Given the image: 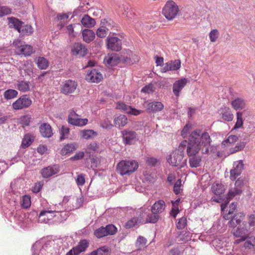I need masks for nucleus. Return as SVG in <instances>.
Masks as SVG:
<instances>
[{"label":"nucleus","mask_w":255,"mask_h":255,"mask_svg":"<svg viewBox=\"0 0 255 255\" xmlns=\"http://www.w3.org/2000/svg\"><path fill=\"white\" fill-rule=\"evenodd\" d=\"M211 138L207 132H202L200 129L193 131L189 135V143L187 148V153L189 156L196 155L199 151L201 146L204 153H208L210 145Z\"/></svg>","instance_id":"1"},{"label":"nucleus","mask_w":255,"mask_h":255,"mask_svg":"<svg viewBox=\"0 0 255 255\" xmlns=\"http://www.w3.org/2000/svg\"><path fill=\"white\" fill-rule=\"evenodd\" d=\"M138 167V163L134 160H122L117 166V172L121 175H130Z\"/></svg>","instance_id":"2"},{"label":"nucleus","mask_w":255,"mask_h":255,"mask_svg":"<svg viewBox=\"0 0 255 255\" xmlns=\"http://www.w3.org/2000/svg\"><path fill=\"white\" fill-rule=\"evenodd\" d=\"M179 11L178 6L173 0L168 1L162 9V14L168 20L173 19Z\"/></svg>","instance_id":"3"},{"label":"nucleus","mask_w":255,"mask_h":255,"mask_svg":"<svg viewBox=\"0 0 255 255\" xmlns=\"http://www.w3.org/2000/svg\"><path fill=\"white\" fill-rule=\"evenodd\" d=\"M249 230L247 224L244 223L242 225H239L236 228H234L232 233L234 236L239 238L235 241L234 243L238 244L241 242L245 241L249 237V234L248 232Z\"/></svg>","instance_id":"4"},{"label":"nucleus","mask_w":255,"mask_h":255,"mask_svg":"<svg viewBox=\"0 0 255 255\" xmlns=\"http://www.w3.org/2000/svg\"><path fill=\"white\" fill-rule=\"evenodd\" d=\"M31 99L27 95H23L14 101L11 105L14 110H21L29 108L32 105Z\"/></svg>","instance_id":"5"},{"label":"nucleus","mask_w":255,"mask_h":255,"mask_svg":"<svg viewBox=\"0 0 255 255\" xmlns=\"http://www.w3.org/2000/svg\"><path fill=\"white\" fill-rule=\"evenodd\" d=\"M245 181V177L242 176L239 177L235 181L234 187L230 189L227 194V200H230L236 196L242 193V188L244 186Z\"/></svg>","instance_id":"6"},{"label":"nucleus","mask_w":255,"mask_h":255,"mask_svg":"<svg viewBox=\"0 0 255 255\" xmlns=\"http://www.w3.org/2000/svg\"><path fill=\"white\" fill-rule=\"evenodd\" d=\"M228 202L229 201L225 202V203L222 204L221 205L223 217L226 220H230L232 217L236 215L235 212L237 211V204L233 202L226 209Z\"/></svg>","instance_id":"7"},{"label":"nucleus","mask_w":255,"mask_h":255,"mask_svg":"<svg viewBox=\"0 0 255 255\" xmlns=\"http://www.w3.org/2000/svg\"><path fill=\"white\" fill-rule=\"evenodd\" d=\"M183 155L178 153V151H173L170 157L167 159L168 163L174 166L182 168L186 164V160H183Z\"/></svg>","instance_id":"8"},{"label":"nucleus","mask_w":255,"mask_h":255,"mask_svg":"<svg viewBox=\"0 0 255 255\" xmlns=\"http://www.w3.org/2000/svg\"><path fill=\"white\" fill-rule=\"evenodd\" d=\"M244 169V161L239 160L234 162L233 167L230 170V178L231 180L235 181L237 177L240 176Z\"/></svg>","instance_id":"9"},{"label":"nucleus","mask_w":255,"mask_h":255,"mask_svg":"<svg viewBox=\"0 0 255 255\" xmlns=\"http://www.w3.org/2000/svg\"><path fill=\"white\" fill-rule=\"evenodd\" d=\"M78 84L74 80H68L63 83L60 87V92L64 95L73 93L77 89Z\"/></svg>","instance_id":"10"},{"label":"nucleus","mask_w":255,"mask_h":255,"mask_svg":"<svg viewBox=\"0 0 255 255\" xmlns=\"http://www.w3.org/2000/svg\"><path fill=\"white\" fill-rule=\"evenodd\" d=\"M88 119L80 118V116L75 112L71 111L68 116V123L72 125L82 127L88 123Z\"/></svg>","instance_id":"11"},{"label":"nucleus","mask_w":255,"mask_h":255,"mask_svg":"<svg viewBox=\"0 0 255 255\" xmlns=\"http://www.w3.org/2000/svg\"><path fill=\"white\" fill-rule=\"evenodd\" d=\"M123 142L126 144H131L137 139V133L134 131L125 129L121 131Z\"/></svg>","instance_id":"12"},{"label":"nucleus","mask_w":255,"mask_h":255,"mask_svg":"<svg viewBox=\"0 0 255 255\" xmlns=\"http://www.w3.org/2000/svg\"><path fill=\"white\" fill-rule=\"evenodd\" d=\"M107 40L108 48L115 51H119L122 49V41L118 37L109 36Z\"/></svg>","instance_id":"13"},{"label":"nucleus","mask_w":255,"mask_h":255,"mask_svg":"<svg viewBox=\"0 0 255 255\" xmlns=\"http://www.w3.org/2000/svg\"><path fill=\"white\" fill-rule=\"evenodd\" d=\"M218 113L221 118L226 122H231L234 119V115L230 109L226 106H223L218 110Z\"/></svg>","instance_id":"14"},{"label":"nucleus","mask_w":255,"mask_h":255,"mask_svg":"<svg viewBox=\"0 0 255 255\" xmlns=\"http://www.w3.org/2000/svg\"><path fill=\"white\" fill-rule=\"evenodd\" d=\"M120 61V59L117 53H109L104 59V63L107 66H116Z\"/></svg>","instance_id":"15"},{"label":"nucleus","mask_w":255,"mask_h":255,"mask_svg":"<svg viewBox=\"0 0 255 255\" xmlns=\"http://www.w3.org/2000/svg\"><path fill=\"white\" fill-rule=\"evenodd\" d=\"M103 79L102 74L98 70L93 69L86 75L87 81L93 83H99Z\"/></svg>","instance_id":"16"},{"label":"nucleus","mask_w":255,"mask_h":255,"mask_svg":"<svg viewBox=\"0 0 255 255\" xmlns=\"http://www.w3.org/2000/svg\"><path fill=\"white\" fill-rule=\"evenodd\" d=\"M188 82V80L186 78H181L176 81L173 85V92L177 97L180 95V92L182 89L186 86Z\"/></svg>","instance_id":"17"},{"label":"nucleus","mask_w":255,"mask_h":255,"mask_svg":"<svg viewBox=\"0 0 255 255\" xmlns=\"http://www.w3.org/2000/svg\"><path fill=\"white\" fill-rule=\"evenodd\" d=\"M245 217V214L244 213L240 212L236 214L228 222V225L230 227L236 228L237 225L241 224V222L244 219Z\"/></svg>","instance_id":"18"},{"label":"nucleus","mask_w":255,"mask_h":255,"mask_svg":"<svg viewBox=\"0 0 255 255\" xmlns=\"http://www.w3.org/2000/svg\"><path fill=\"white\" fill-rule=\"evenodd\" d=\"M59 171V169L58 166H49L43 168L41 170V174L43 178H47L58 173Z\"/></svg>","instance_id":"19"},{"label":"nucleus","mask_w":255,"mask_h":255,"mask_svg":"<svg viewBox=\"0 0 255 255\" xmlns=\"http://www.w3.org/2000/svg\"><path fill=\"white\" fill-rule=\"evenodd\" d=\"M181 62L179 60H172L166 63L162 69L163 72L170 70H177L180 68Z\"/></svg>","instance_id":"20"},{"label":"nucleus","mask_w":255,"mask_h":255,"mask_svg":"<svg viewBox=\"0 0 255 255\" xmlns=\"http://www.w3.org/2000/svg\"><path fill=\"white\" fill-rule=\"evenodd\" d=\"M164 108V105L160 102H152L148 103L146 107V109L148 112L156 113L162 111Z\"/></svg>","instance_id":"21"},{"label":"nucleus","mask_w":255,"mask_h":255,"mask_svg":"<svg viewBox=\"0 0 255 255\" xmlns=\"http://www.w3.org/2000/svg\"><path fill=\"white\" fill-rule=\"evenodd\" d=\"M74 55H78L79 56H84L87 53V49L85 45L81 43H75L72 50Z\"/></svg>","instance_id":"22"},{"label":"nucleus","mask_w":255,"mask_h":255,"mask_svg":"<svg viewBox=\"0 0 255 255\" xmlns=\"http://www.w3.org/2000/svg\"><path fill=\"white\" fill-rule=\"evenodd\" d=\"M16 52L19 55L29 56L34 52L33 47L29 45H24L18 46Z\"/></svg>","instance_id":"23"},{"label":"nucleus","mask_w":255,"mask_h":255,"mask_svg":"<svg viewBox=\"0 0 255 255\" xmlns=\"http://www.w3.org/2000/svg\"><path fill=\"white\" fill-rule=\"evenodd\" d=\"M88 246L89 242L87 240H81L76 247L72 248V251H74V255H78L81 253L85 251Z\"/></svg>","instance_id":"24"},{"label":"nucleus","mask_w":255,"mask_h":255,"mask_svg":"<svg viewBox=\"0 0 255 255\" xmlns=\"http://www.w3.org/2000/svg\"><path fill=\"white\" fill-rule=\"evenodd\" d=\"M165 203L163 200L156 201L151 207V212L153 214H159L163 212L165 208Z\"/></svg>","instance_id":"25"},{"label":"nucleus","mask_w":255,"mask_h":255,"mask_svg":"<svg viewBox=\"0 0 255 255\" xmlns=\"http://www.w3.org/2000/svg\"><path fill=\"white\" fill-rule=\"evenodd\" d=\"M82 25L86 28H90L94 27L96 24L95 20L88 14H85L81 20Z\"/></svg>","instance_id":"26"},{"label":"nucleus","mask_w":255,"mask_h":255,"mask_svg":"<svg viewBox=\"0 0 255 255\" xmlns=\"http://www.w3.org/2000/svg\"><path fill=\"white\" fill-rule=\"evenodd\" d=\"M40 132L42 136L45 137H50L53 135L51 127L47 123H44L40 126Z\"/></svg>","instance_id":"27"},{"label":"nucleus","mask_w":255,"mask_h":255,"mask_svg":"<svg viewBox=\"0 0 255 255\" xmlns=\"http://www.w3.org/2000/svg\"><path fill=\"white\" fill-rule=\"evenodd\" d=\"M231 106L234 110L237 111L245 108L246 104L244 99L237 98L232 101Z\"/></svg>","instance_id":"28"},{"label":"nucleus","mask_w":255,"mask_h":255,"mask_svg":"<svg viewBox=\"0 0 255 255\" xmlns=\"http://www.w3.org/2000/svg\"><path fill=\"white\" fill-rule=\"evenodd\" d=\"M83 40L87 42L90 43L93 41L95 37L94 32L89 29H85L82 32Z\"/></svg>","instance_id":"29"},{"label":"nucleus","mask_w":255,"mask_h":255,"mask_svg":"<svg viewBox=\"0 0 255 255\" xmlns=\"http://www.w3.org/2000/svg\"><path fill=\"white\" fill-rule=\"evenodd\" d=\"M211 190L215 195L220 197L221 195L224 193L225 188L222 184L215 182L212 185Z\"/></svg>","instance_id":"30"},{"label":"nucleus","mask_w":255,"mask_h":255,"mask_svg":"<svg viewBox=\"0 0 255 255\" xmlns=\"http://www.w3.org/2000/svg\"><path fill=\"white\" fill-rule=\"evenodd\" d=\"M31 84L30 82L26 81H18L16 84L17 89L23 92H26L30 91Z\"/></svg>","instance_id":"31"},{"label":"nucleus","mask_w":255,"mask_h":255,"mask_svg":"<svg viewBox=\"0 0 255 255\" xmlns=\"http://www.w3.org/2000/svg\"><path fill=\"white\" fill-rule=\"evenodd\" d=\"M9 24L10 27H14L19 33H20L21 28L22 27L23 22L19 20L17 18L14 17L8 18Z\"/></svg>","instance_id":"32"},{"label":"nucleus","mask_w":255,"mask_h":255,"mask_svg":"<svg viewBox=\"0 0 255 255\" xmlns=\"http://www.w3.org/2000/svg\"><path fill=\"white\" fill-rule=\"evenodd\" d=\"M202 161L201 157L196 155L189 156V163L190 166L192 168H197L200 166Z\"/></svg>","instance_id":"33"},{"label":"nucleus","mask_w":255,"mask_h":255,"mask_svg":"<svg viewBox=\"0 0 255 255\" xmlns=\"http://www.w3.org/2000/svg\"><path fill=\"white\" fill-rule=\"evenodd\" d=\"M128 124V119L125 115H120L114 120L115 126L123 127Z\"/></svg>","instance_id":"34"},{"label":"nucleus","mask_w":255,"mask_h":255,"mask_svg":"<svg viewBox=\"0 0 255 255\" xmlns=\"http://www.w3.org/2000/svg\"><path fill=\"white\" fill-rule=\"evenodd\" d=\"M34 139V136L29 133L26 134L24 135L21 145L23 148H26L29 146L33 142Z\"/></svg>","instance_id":"35"},{"label":"nucleus","mask_w":255,"mask_h":255,"mask_svg":"<svg viewBox=\"0 0 255 255\" xmlns=\"http://www.w3.org/2000/svg\"><path fill=\"white\" fill-rule=\"evenodd\" d=\"M255 247V236H252L248 237L244 244L245 249H252Z\"/></svg>","instance_id":"36"},{"label":"nucleus","mask_w":255,"mask_h":255,"mask_svg":"<svg viewBox=\"0 0 255 255\" xmlns=\"http://www.w3.org/2000/svg\"><path fill=\"white\" fill-rule=\"evenodd\" d=\"M243 113H237V121L231 131L242 128L243 126Z\"/></svg>","instance_id":"37"},{"label":"nucleus","mask_w":255,"mask_h":255,"mask_svg":"<svg viewBox=\"0 0 255 255\" xmlns=\"http://www.w3.org/2000/svg\"><path fill=\"white\" fill-rule=\"evenodd\" d=\"M82 138L88 139L97 135V132L92 129L82 130L81 131Z\"/></svg>","instance_id":"38"},{"label":"nucleus","mask_w":255,"mask_h":255,"mask_svg":"<svg viewBox=\"0 0 255 255\" xmlns=\"http://www.w3.org/2000/svg\"><path fill=\"white\" fill-rule=\"evenodd\" d=\"M17 95V91L13 89L7 90L3 93L4 98L6 100L13 99L16 97Z\"/></svg>","instance_id":"39"},{"label":"nucleus","mask_w":255,"mask_h":255,"mask_svg":"<svg viewBox=\"0 0 255 255\" xmlns=\"http://www.w3.org/2000/svg\"><path fill=\"white\" fill-rule=\"evenodd\" d=\"M37 65L40 69H46L49 66V62L45 58L40 57L37 59Z\"/></svg>","instance_id":"40"},{"label":"nucleus","mask_w":255,"mask_h":255,"mask_svg":"<svg viewBox=\"0 0 255 255\" xmlns=\"http://www.w3.org/2000/svg\"><path fill=\"white\" fill-rule=\"evenodd\" d=\"M31 116L30 115H26L20 117L18 119L19 123L22 125L24 128L28 126L31 122Z\"/></svg>","instance_id":"41"},{"label":"nucleus","mask_w":255,"mask_h":255,"mask_svg":"<svg viewBox=\"0 0 255 255\" xmlns=\"http://www.w3.org/2000/svg\"><path fill=\"white\" fill-rule=\"evenodd\" d=\"M76 147L74 144H67L61 150V153L63 155H66L76 150Z\"/></svg>","instance_id":"42"},{"label":"nucleus","mask_w":255,"mask_h":255,"mask_svg":"<svg viewBox=\"0 0 255 255\" xmlns=\"http://www.w3.org/2000/svg\"><path fill=\"white\" fill-rule=\"evenodd\" d=\"M60 212V211L57 209L55 207L53 210H49V209H48L47 210L41 211L39 214V217H40L41 216H46L47 219H48L50 217V216H48L49 214H54L56 213H59ZM54 216H55V215H51L50 217Z\"/></svg>","instance_id":"43"},{"label":"nucleus","mask_w":255,"mask_h":255,"mask_svg":"<svg viewBox=\"0 0 255 255\" xmlns=\"http://www.w3.org/2000/svg\"><path fill=\"white\" fill-rule=\"evenodd\" d=\"M89 255H110V253L105 247H102L92 252Z\"/></svg>","instance_id":"44"},{"label":"nucleus","mask_w":255,"mask_h":255,"mask_svg":"<svg viewBox=\"0 0 255 255\" xmlns=\"http://www.w3.org/2000/svg\"><path fill=\"white\" fill-rule=\"evenodd\" d=\"M109 30V28L106 26H102L97 29V35L101 38L105 37L107 35Z\"/></svg>","instance_id":"45"},{"label":"nucleus","mask_w":255,"mask_h":255,"mask_svg":"<svg viewBox=\"0 0 255 255\" xmlns=\"http://www.w3.org/2000/svg\"><path fill=\"white\" fill-rule=\"evenodd\" d=\"M94 235L98 238H101L108 235L107 231L105 227H101L95 231Z\"/></svg>","instance_id":"46"},{"label":"nucleus","mask_w":255,"mask_h":255,"mask_svg":"<svg viewBox=\"0 0 255 255\" xmlns=\"http://www.w3.org/2000/svg\"><path fill=\"white\" fill-rule=\"evenodd\" d=\"M31 205V197L29 195H24L22 197L21 206L24 208H28Z\"/></svg>","instance_id":"47"},{"label":"nucleus","mask_w":255,"mask_h":255,"mask_svg":"<svg viewBox=\"0 0 255 255\" xmlns=\"http://www.w3.org/2000/svg\"><path fill=\"white\" fill-rule=\"evenodd\" d=\"M238 139V137L237 135H230L227 139L223 141L222 144L229 146L234 144Z\"/></svg>","instance_id":"48"},{"label":"nucleus","mask_w":255,"mask_h":255,"mask_svg":"<svg viewBox=\"0 0 255 255\" xmlns=\"http://www.w3.org/2000/svg\"><path fill=\"white\" fill-rule=\"evenodd\" d=\"M209 38L212 42L216 41L219 36V32L217 29H212L209 33Z\"/></svg>","instance_id":"49"},{"label":"nucleus","mask_w":255,"mask_h":255,"mask_svg":"<svg viewBox=\"0 0 255 255\" xmlns=\"http://www.w3.org/2000/svg\"><path fill=\"white\" fill-rule=\"evenodd\" d=\"M159 218V216L158 214H149L146 219V223H155L157 222Z\"/></svg>","instance_id":"50"},{"label":"nucleus","mask_w":255,"mask_h":255,"mask_svg":"<svg viewBox=\"0 0 255 255\" xmlns=\"http://www.w3.org/2000/svg\"><path fill=\"white\" fill-rule=\"evenodd\" d=\"M60 133L61 135L60 137L61 140L67 138L69 134V128L64 126H62L60 130Z\"/></svg>","instance_id":"51"},{"label":"nucleus","mask_w":255,"mask_h":255,"mask_svg":"<svg viewBox=\"0 0 255 255\" xmlns=\"http://www.w3.org/2000/svg\"><path fill=\"white\" fill-rule=\"evenodd\" d=\"M22 28L20 30V33L22 35H30L33 32V29L30 25L22 26Z\"/></svg>","instance_id":"52"},{"label":"nucleus","mask_w":255,"mask_h":255,"mask_svg":"<svg viewBox=\"0 0 255 255\" xmlns=\"http://www.w3.org/2000/svg\"><path fill=\"white\" fill-rule=\"evenodd\" d=\"M187 225V219L185 217H183L178 220L176 225L177 229L179 230L183 229Z\"/></svg>","instance_id":"53"},{"label":"nucleus","mask_w":255,"mask_h":255,"mask_svg":"<svg viewBox=\"0 0 255 255\" xmlns=\"http://www.w3.org/2000/svg\"><path fill=\"white\" fill-rule=\"evenodd\" d=\"M178 238L179 239V241L184 242L187 241L190 238V233L186 231L181 232Z\"/></svg>","instance_id":"54"},{"label":"nucleus","mask_w":255,"mask_h":255,"mask_svg":"<svg viewBox=\"0 0 255 255\" xmlns=\"http://www.w3.org/2000/svg\"><path fill=\"white\" fill-rule=\"evenodd\" d=\"M192 128V125L190 124H187L181 131V135L182 136L185 138H187L189 133V131Z\"/></svg>","instance_id":"55"},{"label":"nucleus","mask_w":255,"mask_h":255,"mask_svg":"<svg viewBox=\"0 0 255 255\" xmlns=\"http://www.w3.org/2000/svg\"><path fill=\"white\" fill-rule=\"evenodd\" d=\"M155 91V87L151 83L142 88L141 92L147 94L152 93Z\"/></svg>","instance_id":"56"},{"label":"nucleus","mask_w":255,"mask_h":255,"mask_svg":"<svg viewBox=\"0 0 255 255\" xmlns=\"http://www.w3.org/2000/svg\"><path fill=\"white\" fill-rule=\"evenodd\" d=\"M248 225H247L248 228L250 229L251 228L255 226V214H251L248 216Z\"/></svg>","instance_id":"57"},{"label":"nucleus","mask_w":255,"mask_h":255,"mask_svg":"<svg viewBox=\"0 0 255 255\" xmlns=\"http://www.w3.org/2000/svg\"><path fill=\"white\" fill-rule=\"evenodd\" d=\"M186 143L187 141L186 140L182 141L179 146L178 148L175 150L174 152L178 151V153L181 155H183L184 156V151L185 150L186 146Z\"/></svg>","instance_id":"58"},{"label":"nucleus","mask_w":255,"mask_h":255,"mask_svg":"<svg viewBox=\"0 0 255 255\" xmlns=\"http://www.w3.org/2000/svg\"><path fill=\"white\" fill-rule=\"evenodd\" d=\"M139 222V220L137 217H134L128 220L126 223V227L130 228L136 225Z\"/></svg>","instance_id":"59"},{"label":"nucleus","mask_w":255,"mask_h":255,"mask_svg":"<svg viewBox=\"0 0 255 255\" xmlns=\"http://www.w3.org/2000/svg\"><path fill=\"white\" fill-rule=\"evenodd\" d=\"M245 146V143L244 142H240L239 143H238L237 145L233 148L231 150V152L232 153H235L238 151H239L244 148Z\"/></svg>","instance_id":"60"},{"label":"nucleus","mask_w":255,"mask_h":255,"mask_svg":"<svg viewBox=\"0 0 255 255\" xmlns=\"http://www.w3.org/2000/svg\"><path fill=\"white\" fill-rule=\"evenodd\" d=\"M129 6L128 5H126L124 6V8L126 9V10H125L124 14L127 15V16L129 19H132L134 18L135 17V14L131 10L130 8H129Z\"/></svg>","instance_id":"61"},{"label":"nucleus","mask_w":255,"mask_h":255,"mask_svg":"<svg viewBox=\"0 0 255 255\" xmlns=\"http://www.w3.org/2000/svg\"><path fill=\"white\" fill-rule=\"evenodd\" d=\"M129 106H127L122 102L117 103L116 105V108L120 110L126 112L127 113L129 109Z\"/></svg>","instance_id":"62"},{"label":"nucleus","mask_w":255,"mask_h":255,"mask_svg":"<svg viewBox=\"0 0 255 255\" xmlns=\"http://www.w3.org/2000/svg\"><path fill=\"white\" fill-rule=\"evenodd\" d=\"M181 179H178L175 183L173 188V191L175 194L177 195L180 193L181 190Z\"/></svg>","instance_id":"63"},{"label":"nucleus","mask_w":255,"mask_h":255,"mask_svg":"<svg viewBox=\"0 0 255 255\" xmlns=\"http://www.w3.org/2000/svg\"><path fill=\"white\" fill-rule=\"evenodd\" d=\"M69 17V13H58L57 14V18L58 20L65 22L67 21Z\"/></svg>","instance_id":"64"}]
</instances>
